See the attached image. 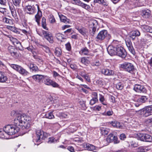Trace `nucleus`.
I'll list each match as a JSON object with an SVG mask.
<instances>
[{
    "mask_svg": "<svg viewBox=\"0 0 152 152\" xmlns=\"http://www.w3.org/2000/svg\"><path fill=\"white\" fill-rule=\"evenodd\" d=\"M42 26L44 29L46 30H48V28L46 26V19L44 17H43L42 19Z\"/></svg>",
    "mask_w": 152,
    "mask_h": 152,
    "instance_id": "e433bc0d",
    "label": "nucleus"
},
{
    "mask_svg": "<svg viewBox=\"0 0 152 152\" xmlns=\"http://www.w3.org/2000/svg\"><path fill=\"white\" fill-rule=\"evenodd\" d=\"M110 132V129L106 128H102L101 129V133L102 134L107 135Z\"/></svg>",
    "mask_w": 152,
    "mask_h": 152,
    "instance_id": "72a5a7b5",
    "label": "nucleus"
},
{
    "mask_svg": "<svg viewBox=\"0 0 152 152\" xmlns=\"http://www.w3.org/2000/svg\"><path fill=\"white\" fill-rule=\"evenodd\" d=\"M56 36L57 39L59 40L62 41V40L64 39V36L63 34L58 33L56 34Z\"/></svg>",
    "mask_w": 152,
    "mask_h": 152,
    "instance_id": "58836bf2",
    "label": "nucleus"
},
{
    "mask_svg": "<svg viewBox=\"0 0 152 152\" xmlns=\"http://www.w3.org/2000/svg\"><path fill=\"white\" fill-rule=\"evenodd\" d=\"M113 114V112L111 110H109L107 113L104 112L102 113V115H104L110 116Z\"/></svg>",
    "mask_w": 152,
    "mask_h": 152,
    "instance_id": "09e8293b",
    "label": "nucleus"
},
{
    "mask_svg": "<svg viewBox=\"0 0 152 152\" xmlns=\"http://www.w3.org/2000/svg\"><path fill=\"white\" fill-rule=\"evenodd\" d=\"M81 61L82 63L86 65H87L89 63V61L86 57L82 58Z\"/></svg>",
    "mask_w": 152,
    "mask_h": 152,
    "instance_id": "a19ab883",
    "label": "nucleus"
},
{
    "mask_svg": "<svg viewBox=\"0 0 152 152\" xmlns=\"http://www.w3.org/2000/svg\"><path fill=\"white\" fill-rule=\"evenodd\" d=\"M16 115V112L15 110H12L11 113V115L12 116H15Z\"/></svg>",
    "mask_w": 152,
    "mask_h": 152,
    "instance_id": "69168bd1",
    "label": "nucleus"
},
{
    "mask_svg": "<svg viewBox=\"0 0 152 152\" xmlns=\"http://www.w3.org/2000/svg\"><path fill=\"white\" fill-rule=\"evenodd\" d=\"M7 28L8 29L10 30H11L14 32H15L17 31V30L15 28V27H14L13 26H7Z\"/></svg>",
    "mask_w": 152,
    "mask_h": 152,
    "instance_id": "4d7b16f0",
    "label": "nucleus"
},
{
    "mask_svg": "<svg viewBox=\"0 0 152 152\" xmlns=\"http://www.w3.org/2000/svg\"><path fill=\"white\" fill-rule=\"evenodd\" d=\"M91 64L93 66H98L100 65V63H99V61H97L92 62Z\"/></svg>",
    "mask_w": 152,
    "mask_h": 152,
    "instance_id": "a18cd8bd",
    "label": "nucleus"
},
{
    "mask_svg": "<svg viewBox=\"0 0 152 152\" xmlns=\"http://www.w3.org/2000/svg\"><path fill=\"white\" fill-rule=\"evenodd\" d=\"M84 148L85 150L95 152L94 150H98V148L89 143H85L83 144Z\"/></svg>",
    "mask_w": 152,
    "mask_h": 152,
    "instance_id": "9b49d317",
    "label": "nucleus"
},
{
    "mask_svg": "<svg viewBox=\"0 0 152 152\" xmlns=\"http://www.w3.org/2000/svg\"><path fill=\"white\" fill-rule=\"evenodd\" d=\"M75 28L77 29L78 32L82 35L86 36L88 32L87 29L82 26H76Z\"/></svg>",
    "mask_w": 152,
    "mask_h": 152,
    "instance_id": "ddd939ff",
    "label": "nucleus"
},
{
    "mask_svg": "<svg viewBox=\"0 0 152 152\" xmlns=\"http://www.w3.org/2000/svg\"><path fill=\"white\" fill-rule=\"evenodd\" d=\"M102 73L105 75H111L114 74V72L111 70L108 69H103L101 71Z\"/></svg>",
    "mask_w": 152,
    "mask_h": 152,
    "instance_id": "412c9836",
    "label": "nucleus"
},
{
    "mask_svg": "<svg viewBox=\"0 0 152 152\" xmlns=\"http://www.w3.org/2000/svg\"><path fill=\"white\" fill-rule=\"evenodd\" d=\"M112 125L114 127L121 128H122V126L120 123L117 121H113L112 122Z\"/></svg>",
    "mask_w": 152,
    "mask_h": 152,
    "instance_id": "c756f323",
    "label": "nucleus"
},
{
    "mask_svg": "<svg viewBox=\"0 0 152 152\" xmlns=\"http://www.w3.org/2000/svg\"><path fill=\"white\" fill-rule=\"evenodd\" d=\"M56 141L55 139L53 137H50L48 139V142L49 143H51L54 142Z\"/></svg>",
    "mask_w": 152,
    "mask_h": 152,
    "instance_id": "3c124183",
    "label": "nucleus"
},
{
    "mask_svg": "<svg viewBox=\"0 0 152 152\" xmlns=\"http://www.w3.org/2000/svg\"><path fill=\"white\" fill-rule=\"evenodd\" d=\"M137 135L138 139L142 141L151 142L152 141V137L148 134L139 133Z\"/></svg>",
    "mask_w": 152,
    "mask_h": 152,
    "instance_id": "20e7f679",
    "label": "nucleus"
},
{
    "mask_svg": "<svg viewBox=\"0 0 152 152\" xmlns=\"http://www.w3.org/2000/svg\"><path fill=\"white\" fill-rule=\"evenodd\" d=\"M10 65L11 67L22 75H27L29 74L26 69L20 66L14 64H10Z\"/></svg>",
    "mask_w": 152,
    "mask_h": 152,
    "instance_id": "7ed1b4c3",
    "label": "nucleus"
},
{
    "mask_svg": "<svg viewBox=\"0 0 152 152\" xmlns=\"http://www.w3.org/2000/svg\"><path fill=\"white\" fill-rule=\"evenodd\" d=\"M58 14L61 21L66 23H70V20L68 19L66 16L59 13H58Z\"/></svg>",
    "mask_w": 152,
    "mask_h": 152,
    "instance_id": "5701e85b",
    "label": "nucleus"
},
{
    "mask_svg": "<svg viewBox=\"0 0 152 152\" xmlns=\"http://www.w3.org/2000/svg\"><path fill=\"white\" fill-rule=\"evenodd\" d=\"M60 116L62 118H66L68 117L66 113H62L60 114Z\"/></svg>",
    "mask_w": 152,
    "mask_h": 152,
    "instance_id": "603ef678",
    "label": "nucleus"
},
{
    "mask_svg": "<svg viewBox=\"0 0 152 152\" xmlns=\"http://www.w3.org/2000/svg\"><path fill=\"white\" fill-rule=\"evenodd\" d=\"M29 67L33 72H36L38 71V67L33 64H30L29 65Z\"/></svg>",
    "mask_w": 152,
    "mask_h": 152,
    "instance_id": "c85d7f7f",
    "label": "nucleus"
},
{
    "mask_svg": "<svg viewBox=\"0 0 152 152\" xmlns=\"http://www.w3.org/2000/svg\"><path fill=\"white\" fill-rule=\"evenodd\" d=\"M107 51L110 55H115L116 54V46H109L107 48Z\"/></svg>",
    "mask_w": 152,
    "mask_h": 152,
    "instance_id": "4468645a",
    "label": "nucleus"
},
{
    "mask_svg": "<svg viewBox=\"0 0 152 152\" xmlns=\"http://www.w3.org/2000/svg\"><path fill=\"white\" fill-rule=\"evenodd\" d=\"M85 79H86V80L88 82H90V79L88 75L86 74L84 77H83Z\"/></svg>",
    "mask_w": 152,
    "mask_h": 152,
    "instance_id": "e2e57ef3",
    "label": "nucleus"
},
{
    "mask_svg": "<svg viewBox=\"0 0 152 152\" xmlns=\"http://www.w3.org/2000/svg\"><path fill=\"white\" fill-rule=\"evenodd\" d=\"M11 21V20H10L6 17H4L3 18V22L7 23H9L10 21Z\"/></svg>",
    "mask_w": 152,
    "mask_h": 152,
    "instance_id": "13d9d810",
    "label": "nucleus"
},
{
    "mask_svg": "<svg viewBox=\"0 0 152 152\" xmlns=\"http://www.w3.org/2000/svg\"><path fill=\"white\" fill-rule=\"evenodd\" d=\"M147 98L145 96H137L134 99V100L138 102L144 103L147 100Z\"/></svg>",
    "mask_w": 152,
    "mask_h": 152,
    "instance_id": "aec40b11",
    "label": "nucleus"
},
{
    "mask_svg": "<svg viewBox=\"0 0 152 152\" xmlns=\"http://www.w3.org/2000/svg\"><path fill=\"white\" fill-rule=\"evenodd\" d=\"M129 145L131 148H135L137 146L138 144L136 142L133 141H132Z\"/></svg>",
    "mask_w": 152,
    "mask_h": 152,
    "instance_id": "c03bdc74",
    "label": "nucleus"
},
{
    "mask_svg": "<svg viewBox=\"0 0 152 152\" xmlns=\"http://www.w3.org/2000/svg\"><path fill=\"white\" fill-rule=\"evenodd\" d=\"M92 99H98L97 98V94L96 92H94L92 94Z\"/></svg>",
    "mask_w": 152,
    "mask_h": 152,
    "instance_id": "6e6d98bb",
    "label": "nucleus"
},
{
    "mask_svg": "<svg viewBox=\"0 0 152 152\" xmlns=\"http://www.w3.org/2000/svg\"><path fill=\"white\" fill-rule=\"evenodd\" d=\"M94 2L102 4L104 5L107 6L108 5L107 3L104 0H94Z\"/></svg>",
    "mask_w": 152,
    "mask_h": 152,
    "instance_id": "ea45409f",
    "label": "nucleus"
},
{
    "mask_svg": "<svg viewBox=\"0 0 152 152\" xmlns=\"http://www.w3.org/2000/svg\"><path fill=\"white\" fill-rule=\"evenodd\" d=\"M89 26L90 28H93L94 27H97L98 23L97 21L95 20H92L89 21Z\"/></svg>",
    "mask_w": 152,
    "mask_h": 152,
    "instance_id": "bb28decb",
    "label": "nucleus"
},
{
    "mask_svg": "<svg viewBox=\"0 0 152 152\" xmlns=\"http://www.w3.org/2000/svg\"><path fill=\"white\" fill-rule=\"evenodd\" d=\"M14 4L16 6H19L21 0H12Z\"/></svg>",
    "mask_w": 152,
    "mask_h": 152,
    "instance_id": "79ce46f5",
    "label": "nucleus"
},
{
    "mask_svg": "<svg viewBox=\"0 0 152 152\" xmlns=\"http://www.w3.org/2000/svg\"><path fill=\"white\" fill-rule=\"evenodd\" d=\"M8 50L10 53L11 55L14 57H16L17 53L15 51L14 48L12 46H10L8 47Z\"/></svg>",
    "mask_w": 152,
    "mask_h": 152,
    "instance_id": "393cba45",
    "label": "nucleus"
},
{
    "mask_svg": "<svg viewBox=\"0 0 152 152\" xmlns=\"http://www.w3.org/2000/svg\"><path fill=\"white\" fill-rule=\"evenodd\" d=\"M110 101L113 103L115 102V98L113 96H111L110 98Z\"/></svg>",
    "mask_w": 152,
    "mask_h": 152,
    "instance_id": "338daca9",
    "label": "nucleus"
},
{
    "mask_svg": "<svg viewBox=\"0 0 152 152\" xmlns=\"http://www.w3.org/2000/svg\"><path fill=\"white\" fill-rule=\"evenodd\" d=\"M121 68L124 69L125 71L134 74L135 71L133 65L129 62H124L120 65Z\"/></svg>",
    "mask_w": 152,
    "mask_h": 152,
    "instance_id": "f03ea898",
    "label": "nucleus"
},
{
    "mask_svg": "<svg viewBox=\"0 0 152 152\" xmlns=\"http://www.w3.org/2000/svg\"><path fill=\"white\" fill-rule=\"evenodd\" d=\"M134 90L139 93H144L146 91V89L142 86L139 84H136L134 88Z\"/></svg>",
    "mask_w": 152,
    "mask_h": 152,
    "instance_id": "f8f14e48",
    "label": "nucleus"
},
{
    "mask_svg": "<svg viewBox=\"0 0 152 152\" xmlns=\"http://www.w3.org/2000/svg\"><path fill=\"white\" fill-rule=\"evenodd\" d=\"M140 34V33L138 30H134L132 31L130 34V37L134 40L136 37L139 36Z\"/></svg>",
    "mask_w": 152,
    "mask_h": 152,
    "instance_id": "a878e982",
    "label": "nucleus"
},
{
    "mask_svg": "<svg viewBox=\"0 0 152 152\" xmlns=\"http://www.w3.org/2000/svg\"><path fill=\"white\" fill-rule=\"evenodd\" d=\"M55 53L57 56H60L62 53L61 49L58 48H56L55 50Z\"/></svg>",
    "mask_w": 152,
    "mask_h": 152,
    "instance_id": "4c0bfd02",
    "label": "nucleus"
},
{
    "mask_svg": "<svg viewBox=\"0 0 152 152\" xmlns=\"http://www.w3.org/2000/svg\"><path fill=\"white\" fill-rule=\"evenodd\" d=\"M44 79V83L47 86H51L54 88H59V85L56 82L53 81L47 76H45Z\"/></svg>",
    "mask_w": 152,
    "mask_h": 152,
    "instance_id": "39448f33",
    "label": "nucleus"
},
{
    "mask_svg": "<svg viewBox=\"0 0 152 152\" xmlns=\"http://www.w3.org/2000/svg\"><path fill=\"white\" fill-rule=\"evenodd\" d=\"M99 100L104 105H107L106 103L104 102L105 99L104 96L101 94H99Z\"/></svg>",
    "mask_w": 152,
    "mask_h": 152,
    "instance_id": "f704fd0d",
    "label": "nucleus"
},
{
    "mask_svg": "<svg viewBox=\"0 0 152 152\" xmlns=\"http://www.w3.org/2000/svg\"><path fill=\"white\" fill-rule=\"evenodd\" d=\"M126 138L125 135L124 134H121L120 136V138L122 140H124Z\"/></svg>",
    "mask_w": 152,
    "mask_h": 152,
    "instance_id": "bf43d9fd",
    "label": "nucleus"
},
{
    "mask_svg": "<svg viewBox=\"0 0 152 152\" xmlns=\"http://www.w3.org/2000/svg\"><path fill=\"white\" fill-rule=\"evenodd\" d=\"M66 49L69 51H70L71 49V47L70 42H68L65 45Z\"/></svg>",
    "mask_w": 152,
    "mask_h": 152,
    "instance_id": "49530a36",
    "label": "nucleus"
},
{
    "mask_svg": "<svg viewBox=\"0 0 152 152\" xmlns=\"http://www.w3.org/2000/svg\"><path fill=\"white\" fill-rule=\"evenodd\" d=\"M49 20L50 23H53L56 21V20L54 16L52 15H50Z\"/></svg>",
    "mask_w": 152,
    "mask_h": 152,
    "instance_id": "8fccbe9b",
    "label": "nucleus"
},
{
    "mask_svg": "<svg viewBox=\"0 0 152 152\" xmlns=\"http://www.w3.org/2000/svg\"><path fill=\"white\" fill-rule=\"evenodd\" d=\"M31 118L28 115L23 114L18 116L14 120L15 125H8L5 126L3 130L7 135H12L17 133L19 130L17 126H22L23 129H28L30 128L31 121Z\"/></svg>",
    "mask_w": 152,
    "mask_h": 152,
    "instance_id": "f257e3e1",
    "label": "nucleus"
},
{
    "mask_svg": "<svg viewBox=\"0 0 152 152\" xmlns=\"http://www.w3.org/2000/svg\"><path fill=\"white\" fill-rule=\"evenodd\" d=\"M73 1L74 4L79 5L86 9H88L90 7L89 5L82 2L80 0H73Z\"/></svg>",
    "mask_w": 152,
    "mask_h": 152,
    "instance_id": "6ab92c4d",
    "label": "nucleus"
},
{
    "mask_svg": "<svg viewBox=\"0 0 152 152\" xmlns=\"http://www.w3.org/2000/svg\"><path fill=\"white\" fill-rule=\"evenodd\" d=\"M96 83L99 85L102 86L103 85V81L101 79H99L96 81Z\"/></svg>",
    "mask_w": 152,
    "mask_h": 152,
    "instance_id": "864d4df0",
    "label": "nucleus"
},
{
    "mask_svg": "<svg viewBox=\"0 0 152 152\" xmlns=\"http://www.w3.org/2000/svg\"><path fill=\"white\" fill-rule=\"evenodd\" d=\"M142 16L145 18H148L150 16V11L148 10H143L141 13Z\"/></svg>",
    "mask_w": 152,
    "mask_h": 152,
    "instance_id": "4be33fe9",
    "label": "nucleus"
},
{
    "mask_svg": "<svg viewBox=\"0 0 152 152\" xmlns=\"http://www.w3.org/2000/svg\"><path fill=\"white\" fill-rule=\"evenodd\" d=\"M38 139L36 140L37 142H38L41 139H43L44 137V133L43 131L40 129H38L36 132Z\"/></svg>",
    "mask_w": 152,
    "mask_h": 152,
    "instance_id": "f3484780",
    "label": "nucleus"
},
{
    "mask_svg": "<svg viewBox=\"0 0 152 152\" xmlns=\"http://www.w3.org/2000/svg\"><path fill=\"white\" fill-rule=\"evenodd\" d=\"M4 132L3 129H0V138L2 139H8L9 138L6 135H7L6 134L4 133Z\"/></svg>",
    "mask_w": 152,
    "mask_h": 152,
    "instance_id": "7c9ffc66",
    "label": "nucleus"
},
{
    "mask_svg": "<svg viewBox=\"0 0 152 152\" xmlns=\"http://www.w3.org/2000/svg\"><path fill=\"white\" fill-rule=\"evenodd\" d=\"M142 29L145 31H147L152 33V28L148 26L144 25L142 26Z\"/></svg>",
    "mask_w": 152,
    "mask_h": 152,
    "instance_id": "cd10ccee",
    "label": "nucleus"
},
{
    "mask_svg": "<svg viewBox=\"0 0 152 152\" xmlns=\"http://www.w3.org/2000/svg\"><path fill=\"white\" fill-rule=\"evenodd\" d=\"M142 114L144 117L152 115V106H148L145 107L141 110Z\"/></svg>",
    "mask_w": 152,
    "mask_h": 152,
    "instance_id": "0eeeda50",
    "label": "nucleus"
},
{
    "mask_svg": "<svg viewBox=\"0 0 152 152\" xmlns=\"http://www.w3.org/2000/svg\"><path fill=\"white\" fill-rule=\"evenodd\" d=\"M25 9L27 13L30 15H32L34 14L36 11V9L34 6L27 5L25 7Z\"/></svg>",
    "mask_w": 152,
    "mask_h": 152,
    "instance_id": "9d476101",
    "label": "nucleus"
},
{
    "mask_svg": "<svg viewBox=\"0 0 152 152\" xmlns=\"http://www.w3.org/2000/svg\"><path fill=\"white\" fill-rule=\"evenodd\" d=\"M115 137V136H114L113 134L112 133L110 134L107 138V141L110 142H113Z\"/></svg>",
    "mask_w": 152,
    "mask_h": 152,
    "instance_id": "c9c22d12",
    "label": "nucleus"
},
{
    "mask_svg": "<svg viewBox=\"0 0 152 152\" xmlns=\"http://www.w3.org/2000/svg\"><path fill=\"white\" fill-rule=\"evenodd\" d=\"M116 54L122 58H124L126 55L125 50L120 45H116Z\"/></svg>",
    "mask_w": 152,
    "mask_h": 152,
    "instance_id": "6e6552de",
    "label": "nucleus"
},
{
    "mask_svg": "<svg viewBox=\"0 0 152 152\" xmlns=\"http://www.w3.org/2000/svg\"><path fill=\"white\" fill-rule=\"evenodd\" d=\"M38 9V12L37 14L35 15V18L36 19V22L37 23L38 25L39 24L40 19L42 16V12L39 9V7L38 5L36 4Z\"/></svg>",
    "mask_w": 152,
    "mask_h": 152,
    "instance_id": "dca6fc26",
    "label": "nucleus"
},
{
    "mask_svg": "<svg viewBox=\"0 0 152 152\" xmlns=\"http://www.w3.org/2000/svg\"><path fill=\"white\" fill-rule=\"evenodd\" d=\"M44 75H36L32 76V78L36 81L40 82L44 77Z\"/></svg>",
    "mask_w": 152,
    "mask_h": 152,
    "instance_id": "b1692460",
    "label": "nucleus"
},
{
    "mask_svg": "<svg viewBox=\"0 0 152 152\" xmlns=\"http://www.w3.org/2000/svg\"><path fill=\"white\" fill-rule=\"evenodd\" d=\"M111 37V36L108 34L107 31L106 30H104L99 32L96 38L99 40H102L106 38H107V39H109Z\"/></svg>",
    "mask_w": 152,
    "mask_h": 152,
    "instance_id": "423d86ee",
    "label": "nucleus"
},
{
    "mask_svg": "<svg viewBox=\"0 0 152 152\" xmlns=\"http://www.w3.org/2000/svg\"><path fill=\"white\" fill-rule=\"evenodd\" d=\"M67 149L71 152H75L74 148L71 146H69L68 147Z\"/></svg>",
    "mask_w": 152,
    "mask_h": 152,
    "instance_id": "052dcab7",
    "label": "nucleus"
},
{
    "mask_svg": "<svg viewBox=\"0 0 152 152\" xmlns=\"http://www.w3.org/2000/svg\"><path fill=\"white\" fill-rule=\"evenodd\" d=\"M98 101V99H92L90 101V104L91 105H93L94 104H95L96 102H97Z\"/></svg>",
    "mask_w": 152,
    "mask_h": 152,
    "instance_id": "5fc2aeb1",
    "label": "nucleus"
},
{
    "mask_svg": "<svg viewBox=\"0 0 152 152\" xmlns=\"http://www.w3.org/2000/svg\"><path fill=\"white\" fill-rule=\"evenodd\" d=\"M21 31H22L23 33L24 34H26V35H27L28 34H29V32L25 30L22 29Z\"/></svg>",
    "mask_w": 152,
    "mask_h": 152,
    "instance_id": "774afa93",
    "label": "nucleus"
},
{
    "mask_svg": "<svg viewBox=\"0 0 152 152\" xmlns=\"http://www.w3.org/2000/svg\"><path fill=\"white\" fill-rule=\"evenodd\" d=\"M45 117L49 119H52L54 118V116L53 114V112L47 113L45 115Z\"/></svg>",
    "mask_w": 152,
    "mask_h": 152,
    "instance_id": "2f4dec72",
    "label": "nucleus"
},
{
    "mask_svg": "<svg viewBox=\"0 0 152 152\" xmlns=\"http://www.w3.org/2000/svg\"><path fill=\"white\" fill-rule=\"evenodd\" d=\"M116 88L119 90H121L123 89V86L121 83L119 82L116 84Z\"/></svg>",
    "mask_w": 152,
    "mask_h": 152,
    "instance_id": "37998d69",
    "label": "nucleus"
},
{
    "mask_svg": "<svg viewBox=\"0 0 152 152\" xmlns=\"http://www.w3.org/2000/svg\"><path fill=\"white\" fill-rule=\"evenodd\" d=\"M113 141L114 143L115 144H117L119 142V141L118 140L117 137L115 136V137L114 139V140H113Z\"/></svg>",
    "mask_w": 152,
    "mask_h": 152,
    "instance_id": "680f3d73",
    "label": "nucleus"
},
{
    "mask_svg": "<svg viewBox=\"0 0 152 152\" xmlns=\"http://www.w3.org/2000/svg\"><path fill=\"white\" fill-rule=\"evenodd\" d=\"M0 83H10L7 77L5 75L3 72H0Z\"/></svg>",
    "mask_w": 152,
    "mask_h": 152,
    "instance_id": "2eb2a0df",
    "label": "nucleus"
},
{
    "mask_svg": "<svg viewBox=\"0 0 152 152\" xmlns=\"http://www.w3.org/2000/svg\"><path fill=\"white\" fill-rule=\"evenodd\" d=\"M95 108L96 110L99 111L101 109V106L99 105H97L95 107Z\"/></svg>",
    "mask_w": 152,
    "mask_h": 152,
    "instance_id": "0e129e2a",
    "label": "nucleus"
},
{
    "mask_svg": "<svg viewBox=\"0 0 152 152\" xmlns=\"http://www.w3.org/2000/svg\"><path fill=\"white\" fill-rule=\"evenodd\" d=\"M42 34H39L40 36H43L44 37L50 42L52 43L53 42V37L52 34L50 33L48 31L43 30L42 31Z\"/></svg>",
    "mask_w": 152,
    "mask_h": 152,
    "instance_id": "1a4fd4ad",
    "label": "nucleus"
},
{
    "mask_svg": "<svg viewBox=\"0 0 152 152\" xmlns=\"http://www.w3.org/2000/svg\"><path fill=\"white\" fill-rule=\"evenodd\" d=\"M91 28H92V30L91 33V34L92 36H94L95 34L96 30H98V29H97V27H94Z\"/></svg>",
    "mask_w": 152,
    "mask_h": 152,
    "instance_id": "de8ad7c7",
    "label": "nucleus"
},
{
    "mask_svg": "<svg viewBox=\"0 0 152 152\" xmlns=\"http://www.w3.org/2000/svg\"><path fill=\"white\" fill-rule=\"evenodd\" d=\"M89 50L86 48L82 49L80 52V53L82 55H88L89 53Z\"/></svg>",
    "mask_w": 152,
    "mask_h": 152,
    "instance_id": "473e14b6",
    "label": "nucleus"
},
{
    "mask_svg": "<svg viewBox=\"0 0 152 152\" xmlns=\"http://www.w3.org/2000/svg\"><path fill=\"white\" fill-rule=\"evenodd\" d=\"M126 43L129 50L134 55L135 53L131 41L130 40L126 41Z\"/></svg>",
    "mask_w": 152,
    "mask_h": 152,
    "instance_id": "a211bd4d",
    "label": "nucleus"
}]
</instances>
